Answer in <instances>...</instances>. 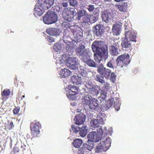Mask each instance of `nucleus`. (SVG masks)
I'll use <instances>...</instances> for the list:
<instances>
[{"instance_id": "25", "label": "nucleus", "mask_w": 154, "mask_h": 154, "mask_svg": "<svg viewBox=\"0 0 154 154\" xmlns=\"http://www.w3.org/2000/svg\"><path fill=\"white\" fill-rule=\"evenodd\" d=\"M62 26L63 27L64 29L63 38L65 39L66 37H69L72 35L71 32L70 31L69 27L66 28L63 25V23L62 24Z\"/></svg>"}, {"instance_id": "14", "label": "nucleus", "mask_w": 154, "mask_h": 154, "mask_svg": "<svg viewBox=\"0 0 154 154\" xmlns=\"http://www.w3.org/2000/svg\"><path fill=\"white\" fill-rule=\"evenodd\" d=\"M137 36L132 30L126 31L125 33V38L133 42H136Z\"/></svg>"}, {"instance_id": "36", "label": "nucleus", "mask_w": 154, "mask_h": 154, "mask_svg": "<svg viewBox=\"0 0 154 154\" xmlns=\"http://www.w3.org/2000/svg\"><path fill=\"white\" fill-rule=\"evenodd\" d=\"M102 10L101 15L103 21L106 22V11L104 8H102Z\"/></svg>"}, {"instance_id": "15", "label": "nucleus", "mask_w": 154, "mask_h": 154, "mask_svg": "<svg viewBox=\"0 0 154 154\" xmlns=\"http://www.w3.org/2000/svg\"><path fill=\"white\" fill-rule=\"evenodd\" d=\"M40 125L39 122L31 123V130L32 133L33 135H36L39 134V127Z\"/></svg>"}, {"instance_id": "19", "label": "nucleus", "mask_w": 154, "mask_h": 154, "mask_svg": "<svg viewBox=\"0 0 154 154\" xmlns=\"http://www.w3.org/2000/svg\"><path fill=\"white\" fill-rule=\"evenodd\" d=\"M122 48L125 49V50H128L131 47V44L129 41L125 38L122 41L121 44Z\"/></svg>"}, {"instance_id": "23", "label": "nucleus", "mask_w": 154, "mask_h": 154, "mask_svg": "<svg viewBox=\"0 0 154 154\" xmlns=\"http://www.w3.org/2000/svg\"><path fill=\"white\" fill-rule=\"evenodd\" d=\"M90 125L92 128H97L100 126V123L97 119H93L90 122Z\"/></svg>"}, {"instance_id": "6", "label": "nucleus", "mask_w": 154, "mask_h": 154, "mask_svg": "<svg viewBox=\"0 0 154 154\" xmlns=\"http://www.w3.org/2000/svg\"><path fill=\"white\" fill-rule=\"evenodd\" d=\"M76 14V11L73 8H66L62 13L63 18L69 22L73 21L74 17Z\"/></svg>"}, {"instance_id": "13", "label": "nucleus", "mask_w": 154, "mask_h": 154, "mask_svg": "<svg viewBox=\"0 0 154 154\" xmlns=\"http://www.w3.org/2000/svg\"><path fill=\"white\" fill-rule=\"evenodd\" d=\"M46 32L47 33L50 35L57 36L60 35L62 31L59 29L51 27L47 29Z\"/></svg>"}, {"instance_id": "62", "label": "nucleus", "mask_w": 154, "mask_h": 154, "mask_svg": "<svg viewBox=\"0 0 154 154\" xmlns=\"http://www.w3.org/2000/svg\"><path fill=\"white\" fill-rule=\"evenodd\" d=\"M106 51H107V47L106 46Z\"/></svg>"}, {"instance_id": "28", "label": "nucleus", "mask_w": 154, "mask_h": 154, "mask_svg": "<svg viewBox=\"0 0 154 154\" xmlns=\"http://www.w3.org/2000/svg\"><path fill=\"white\" fill-rule=\"evenodd\" d=\"M82 143V141L81 139H76L73 142L74 146L75 148L79 147Z\"/></svg>"}, {"instance_id": "60", "label": "nucleus", "mask_w": 154, "mask_h": 154, "mask_svg": "<svg viewBox=\"0 0 154 154\" xmlns=\"http://www.w3.org/2000/svg\"><path fill=\"white\" fill-rule=\"evenodd\" d=\"M25 97V96L24 95H23V96H22L21 97V98L22 99H23V98H24Z\"/></svg>"}, {"instance_id": "49", "label": "nucleus", "mask_w": 154, "mask_h": 154, "mask_svg": "<svg viewBox=\"0 0 154 154\" xmlns=\"http://www.w3.org/2000/svg\"><path fill=\"white\" fill-rule=\"evenodd\" d=\"M106 66L108 67L111 68H112V69H114L113 65L112 64V63L111 61H110V62H108V63H107V64L106 65Z\"/></svg>"}, {"instance_id": "37", "label": "nucleus", "mask_w": 154, "mask_h": 154, "mask_svg": "<svg viewBox=\"0 0 154 154\" xmlns=\"http://www.w3.org/2000/svg\"><path fill=\"white\" fill-rule=\"evenodd\" d=\"M87 8L90 12H92L97 9V8L95 7L94 5H88Z\"/></svg>"}, {"instance_id": "29", "label": "nucleus", "mask_w": 154, "mask_h": 154, "mask_svg": "<svg viewBox=\"0 0 154 154\" xmlns=\"http://www.w3.org/2000/svg\"><path fill=\"white\" fill-rule=\"evenodd\" d=\"M92 99V97L90 95L88 94H85L83 98V102L85 104H88Z\"/></svg>"}, {"instance_id": "38", "label": "nucleus", "mask_w": 154, "mask_h": 154, "mask_svg": "<svg viewBox=\"0 0 154 154\" xmlns=\"http://www.w3.org/2000/svg\"><path fill=\"white\" fill-rule=\"evenodd\" d=\"M111 140L109 137L106 138V150L108 149L111 146Z\"/></svg>"}, {"instance_id": "54", "label": "nucleus", "mask_w": 154, "mask_h": 154, "mask_svg": "<svg viewBox=\"0 0 154 154\" xmlns=\"http://www.w3.org/2000/svg\"><path fill=\"white\" fill-rule=\"evenodd\" d=\"M100 123L101 124L103 125H102L101 126H105V125H103V124H104V120L103 119H101L100 120ZM106 127V126H105ZM106 128V127H105Z\"/></svg>"}, {"instance_id": "33", "label": "nucleus", "mask_w": 154, "mask_h": 154, "mask_svg": "<svg viewBox=\"0 0 154 154\" xmlns=\"http://www.w3.org/2000/svg\"><path fill=\"white\" fill-rule=\"evenodd\" d=\"M89 58L87 60L84 62H86V63L89 66L93 67H96L97 66L96 64L93 60L91 59L88 60Z\"/></svg>"}, {"instance_id": "11", "label": "nucleus", "mask_w": 154, "mask_h": 154, "mask_svg": "<svg viewBox=\"0 0 154 154\" xmlns=\"http://www.w3.org/2000/svg\"><path fill=\"white\" fill-rule=\"evenodd\" d=\"M105 26L102 24H99L94 26L93 28V32L95 35L100 37L105 31Z\"/></svg>"}, {"instance_id": "46", "label": "nucleus", "mask_w": 154, "mask_h": 154, "mask_svg": "<svg viewBox=\"0 0 154 154\" xmlns=\"http://www.w3.org/2000/svg\"><path fill=\"white\" fill-rule=\"evenodd\" d=\"M109 85L106 83V91L110 93V94L114 93L113 91L111 89V88L109 86Z\"/></svg>"}, {"instance_id": "26", "label": "nucleus", "mask_w": 154, "mask_h": 154, "mask_svg": "<svg viewBox=\"0 0 154 154\" xmlns=\"http://www.w3.org/2000/svg\"><path fill=\"white\" fill-rule=\"evenodd\" d=\"M88 131V128L86 125H83L81 127L79 130V134L81 136L84 137L87 134Z\"/></svg>"}, {"instance_id": "39", "label": "nucleus", "mask_w": 154, "mask_h": 154, "mask_svg": "<svg viewBox=\"0 0 154 154\" xmlns=\"http://www.w3.org/2000/svg\"><path fill=\"white\" fill-rule=\"evenodd\" d=\"M87 14V11L85 10H79L77 12V15H81L85 16Z\"/></svg>"}, {"instance_id": "3", "label": "nucleus", "mask_w": 154, "mask_h": 154, "mask_svg": "<svg viewBox=\"0 0 154 154\" xmlns=\"http://www.w3.org/2000/svg\"><path fill=\"white\" fill-rule=\"evenodd\" d=\"M54 2V0H38L34 8V15L36 16H41L45 10L49 8Z\"/></svg>"}, {"instance_id": "31", "label": "nucleus", "mask_w": 154, "mask_h": 154, "mask_svg": "<svg viewBox=\"0 0 154 154\" xmlns=\"http://www.w3.org/2000/svg\"><path fill=\"white\" fill-rule=\"evenodd\" d=\"M89 14H87L84 17L82 20L81 21L82 23H85V24H88L90 23V19H89Z\"/></svg>"}, {"instance_id": "61", "label": "nucleus", "mask_w": 154, "mask_h": 154, "mask_svg": "<svg viewBox=\"0 0 154 154\" xmlns=\"http://www.w3.org/2000/svg\"><path fill=\"white\" fill-rule=\"evenodd\" d=\"M38 97L37 96H36V97H35V99H38Z\"/></svg>"}, {"instance_id": "63", "label": "nucleus", "mask_w": 154, "mask_h": 154, "mask_svg": "<svg viewBox=\"0 0 154 154\" xmlns=\"http://www.w3.org/2000/svg\"><path fill=\"white\" fill-rule=\"evenodd\" d=\"M110 0H106V1H110Z\"/></svg>"}, {"instance_id": "5", "label": "nucleus", "mask_w": 154, "mask_h": 154, "mask_svg": "<svg viewBox=\"0 0 154 154\" xmlns=\"http://www.w3.org/2000/svg\"><path fill=\"white\" fill-rule=\"evenodd\" d=\"M131 60L129 55L127 54L119 56L116 60L117 65L121 68L127 67L130 63Z\"/></svg>"}, {"instance_id": "53", "label": "nucleus", "mask_w": 154, "mask_h": 154, "mask_svg": "<svg viewBox=\"0 0 154 154\" xmlns=\"http://www.w3.org/2000/svg\"><path fill=\"white\" fill-rule=\"evenodd\" d=\"M14 126V125H13V122L11 121V122L9 123V128L10 129H11L12 127Z\"/></svg>"}, {"instance_id": "56", "label": "nucleus", "mask_w": 154, "mask_h": 154, "mask_svg": "<svg viewBox=\"0 0 154 154\" xmlns=\"http://www.w3.org/2000/svg\"><path fill=\"white\" fill-rule=\"evenodd\" d=\"M77 154H84L83 152L81 150H79L77 152Z\"/></svg>"}, {"instance_id": "4", "label": "nucleus", "mask_w": 154, "mask_h": 154, "mask_svg": "<svg viewBox=\"0 0 154 154\" xmlns=\"http://www.w3.org/2000/svg\"><path fill=\"white\" fill-rule=\"evenodd\" d=\"M106 131L105 126H100L97 129V132L92 131L88 135L89 141L91 142H97L101 139V136Z\"/></svg>"}, {"instance_id": "10", "label": "nucleus", "mask_w": 154, "mask_h": 154, "mask_svg": "<svg viewBox=\"0 0 154 154\" xmlns=\"http://www.w3.org/2000/svg\"><path fill=\"white\" fill-rule=\"evenodd\" d=\"M83 70L79 71L80 75H79L77 76L74 75L72 78L71 79L74 84L76 85L81 84L82 82L84 81V79L86 77L85 76V73L84 69L83 68Z\"/></svg>"}, {"instance_id": "30", "label": "nucleus", "mask_w": 154, "mask_h": 154, "mask_svg": "<svg viewBox=\"0 0 154 154\" xmlns=\"http://www.w3.org/2000/svg\"><path fill=\"white\" fill-rule=\"evenodd\" d=\"M115 102L113 98H111L106 101V110L111 108L115 103Z\"/></svg>"}, {"instance_id": "41", "label": "nucleus", "mask_w": 154, "mask_h": 154, "mask_svg": "<svg viewBox=\"0 0 154 154\" xmlns=\"http://www.w3.org/2000/svg\"><path fill=\"white\" fill-rule=\"evenodd\" d=\"M102 143H100L97 145L95 149V152H99L101 151L102 148Z\"/></svg>"}, {"instance_id": "12", "label": "nucleus", "mask_w": 154, "mask_h": 154, "mask_svg": "<svg viewBox=\"0 0 154 154\" xmlns=\"http://www.w3.org/2000/svg\"><path fill=\"white\" fill-rule=\"evenodd\" d=\"M88 78L85 77L83 81V83L88 89V91L90 93H92L95 90V89L93 85L92 82L88 80Z\"/></svg>"}, {"instance_id": "42", "label": "nucleus", "mask_w": 154, "mask_h": 154, "mask_svg": "<svg viewBox=\"0 0 154 154\" xmlns=\"http://www.w3.org/2000/svg\"><path fill=\"white\" fill-rule=\"evenodd\" d=\"M69 2L70 5L72 6H75L77 4L76 0H69Z\"/></svg>"}, {"instance_id": "22", "label": "nucleus", "mask_w": 154, "mask_h": 154, "mask_svg": "<svg viewBox=\"0 0 154 154\" xmlns=\"http://www.w3.org/2000/svg\"><path fill=\"white\" fill-rule=\"evenodd\" d=\"M63 25L66 28L69 27L70 29V31L71 32V35L74 34L76 31V28L77 26H70L68 23H63Z\"/></svg>"}, {"instance_id": "17", "label": "nucleus", "mask_w": 154, "mask_h": 154, "mask_svg": "<svg viewBox=\"0 0 154 154\" xmlns=\"http://www.w3.org/2000/svg\"><path fill=\"white\" fill-rule=\"evenodd\" d=\"M111 70L106 69V75L107 78L112 82L114 83L116 79V75L115 73L111 72Z\"/></svg>"}, {"instance_id": "50", "label": "nucleus", "mask_w": 154, "mask_h": 154, "mask_svg": "<svg viewBox=\"0 0 154 154\" xmlns=\"http://www.w3.org/2000/svg\"><path fill=\"white\" fill-rule=\"evenodd\" d=\"M48 41L50 43H52L54 41V39L51 36H49L48 38Z\"/></svg>"}, {"instance_id": "58", "label": "nucleus", "mask_w": 154, "mask_h": 154, "mask_svg": "<svg viewBox=\"0 0 154 154\" xmlns=\"http://www.w3.org/2000/svg\"><path fill=\"white\" fill-rule=\"evenodd\" d=\"M108 29V30L109 31V30L110 29L109 27H106V29Z\"/></svg>"}, {"instance_id": "16", "label": "nucleus", "mask_w": 154, "mask_h": 154, "mask_svg": "<svg viewBox=\"0 0 154 154\" xmlns=\"http://www.w3.org/2000/svg\"><path fill=\"white\" fill-rule=\"evenodd\" d=\"M85 117L83 113H79L75 116L74 119L75 123L78 125L82 124L85 121Z\"/></svg>"}, {"instance_id": "32", "label": "nucleus", "mask_w": 154, "mask_h": 154, "mask_svg": "<svg viewBox=\"0 0 154 154\" xmlns=\"http://www.w3.org/2000/svg\"><path fill=\"white\" fill-rule=\"evenodd\" d=\"M127 7L128 4L127 2L123 3L119 5V8L120 11H125L127 10Z\"/></svg>"}, {"instance_id": "64", "label": "nucleus", "mask_w": 154, "mask_h": 154, "mask_svg": "<svg viewBox=\"0 0 154 154\" xmlns=\"http://www.w3.org/2000/svg\"><path fill=\"white\" fill-rule=\"evenodd\" d=\"M73 104H74L73 105H75V103H73Z\"/></svg>"}, {"instance_id": "45", "label": "nucleus", "mask_w": 154, "mask_h": 154, "mask_svg": "<svg viewBox=\"0 0 154 154\" xmlns=\"http://www.w3.org/2000/svg\"><path fill=\"white\" fill-rule=\"evenodd\" d=\"M120 103L119 102H116V103L114 105V107L115 109L117 111H119L120 109Z\"/></svg>"}, {"instance_id": "27", "label": "nucleus", "mask_w": 154, "mask_h": 154, "mask_svg": "<svg viewBox=\"0 0 154 154\" xmlns=\"http://www.w3.org/2000/svg\"><path fill=\"white\" fill-rule=\"evenodd\" d=\"M84 147L87 149L91 151L94 147L93 143L91 142L88 140L87 142L83 145Z\"/></svg>"}, {"instance_id": "34", "label": "nucleus", "mask_w": 154, "mask_h": 154, "mask_svg": "<svg viewBox=\"0 0 154 154\" xmlns=\"http://www.w3.org/2000/svg\"><path fill=\"white\" fill-rule=\"evenodd\" d=\"M63 46L59 43H57L53 46L54 50L56 52H59L61 50Z\"/></svg>"}, {"instance_id": "20", "label": "nucleus", "mask_w": 154, "mask_h": 154, "mask_svg": "<svg viewBox=\"0 0 154 154\" xmlns=\"http://www.w3.org/2000/svg\"><path fill=\"white\" fill-rule=\"evenodd\" d=\"M116 45H114L109 47V52L113 56H117L119 53L118 51V48L116 47Z\"/></svg>"}, {"instance_id": "55", "label": "nucleus", "mask_w": 154, "mask_h": 154, "mask_svg": "<svg viewBox=\"0 0 154 154\" xmlns=\"http://www.w3.org/2000/svg\"><path fill=\"white\" fill-rule=\"evenodd\" d=\"M62 6L64 7H66L68 6V4L67 2H63L62 3Z\"/></svg>"}, {"instance_id": "43", "label": "nucleus", "mask_w": 154, "mask_h": 154, "mask_svg": "<svg viewBox=\"0 0 154 154\" xmlns=\"http://www.w3.org/2000/svg\"><path fill=\"white\" fill-rule=\"evenodd\" d=\"M89 19H90V23H94L96 20V18L94 17L93 15L89 14Z\"/></svg>"}, {"instance_id": "18", "label": "nucleus", "mask_w": 154, "mask_h": 154, "mask_svg": "<svg viewBox=\"0 0 154 154\" xmlns=\"http://www.w3.org/2000/svg\"><path fill=\"white\" fill-rule=\"evenodd\" d=\"M88 106L91 110H94L97 108L99 105L97 99L94 98L92 99L89 103Z\"/></svg>"}, {"instance_id": "7", "label": "nucleus", "mask_w": 154, "mask_h": 154, "mask_svg": "<svg viewBox=\"0 0 154 154\" xmlns=\"http://www.w3.org/2000/svg\"><path fill=\"white\" fill-rule=\"evenodd\" d=\"M57 16L53 11L48 12L43 18L44 22L50 24L55 22L57 20Z\"/></svg>"}, {"instance_id": "51", "label": "nucleus", "mask_w": 154, "mask_h": 154, "mask_svg": "<svg viewBox=\"0 0 154 154\" xmlns=\"http://www.w3.org/2000/svg\"><path fill=\"white\" fill-rule=\"evenodd\" d=\"M112 132V127H111L108 129L107 131V134L111 135Z\"/></svg>"}, {"instance_id": "59", "label": "nucleus", "mask_w": 154, "mask_h": 154, "mask_svg": "<svg viewBox=\"0 0 154 154\" xmlns=\"http://www.w3.org/2000/svg\"><path fill=\"white\" fill-rule=\"evenodd\" d=\"M94 14H98L97 12H96L95 13H94Z\"/></svg>"}, {"instance_id": "2", "label": "nucleus", "mask_w": 154, "mask_h": 154, "mask_svg": "<svg viewBox=\"0 0 154 154\" xmlns=\"http://www.w3.org/2000/svg\"><path fill=\"white\" fill-rule=\"evenodd\" d=\"M106 46L105 42L100 41L98 42H94L92 46V48L94 52H96L94 54V60L96 64L100 63L102 60L103 57H105Z\"/></svg>"}, {"instance_id": "44", "label": "nucleus", "mask_w": 154, "mask_h": 154, "mask_svg": "<svg viewBox=\"0 0 154 154\" xmlns=\"http://www.w3.org/2000/svg\"><path fill=\"white\" fill-rule=\"evenodd\" d=\"M10 92L8 90H5L2 93V95L3 96H6L10 94Z\"/></svg>"}, {"instance_id": "21", "label": "nucleus", "mask_w": 154, "mask_h": 154, "mask_svg": "<svg viewBox=\"0 0 154 154\" xmlns=\"http://www.w3.org/2000/svg\"><path fill=\"white\" fill-rule=\"evenodd\" d=\"M71 72L69 70L64 68L62 69L60 72V74L61 75V77L65 78L71 74Z\"/></svg>"}, {"instance_id": "1", "label": "nucleus", "mask_w": 154, "mask_h": 154, "mask_svg": "<svg viewBox=\"0 0 154 154\" xmlns=\"http://www.w3.org/2000/svg\"><path fill=\"white\" fill-rule=\"evenodd\" d=\"M56 63L59 68L66 65L74 70L77 69L80 66L79 61L78 59L73 57H67L64 54L57 58Z\"/></svg>"}, {"instance_id": "57", "label": "nucleus", "mask_w": 154, "mask_h": 154, "mask_svg": "<svg viewBox=\"0 0 154 154\" xmlns=\"http://www.w3.org/2000/svg\"><path fill=\"white\" fill-rule=\"evenodd\" d=\"M101 96L102 97L104 98V99H105V98H106V95H105L104 94H102L101 95Z\"/></svg>"}, {"instance_id": "47", "label": "nucleus", "mask_w": 154, "mask_h": 154, "mask_svg": "<svg viewBox=\"0 0 154 154\" xmlns=\"http://www.w3.org/2000/svg\"><path fill=\"white\" fill-rule=\"evenodd\" d=\"M77 16L76 17V19L80 22H81L85 16L77 15Z\"/></svg>"}, {"instance_id": "24", "label": "nucleus", "mask_w": 154, "mask_h": 154, "mask_svg": "<svg viewBox=\"0 0 154 154\" xmlns=\"http://www.w3.org/2000/svg\"><path fill=\"white\" fill-rule=\"evenodd\" d=\"M112 30L114 34L116 35H118L121 30L120 26L117 24H114L112 26Z\"/></svg>"}, {"instance_id": "9", "label": "nucleus", "mask_w": 154, "mask_h": 154, "mask_svg": "<svg viewBox=\"0 0 154 154\" xmlns=\"http://www.w3.org/2000/svg\"><path fill=\"white\" fill-rule=\"evenodd\" d=\"M66 94L67 97L74 100L75 99V95L78 92V88L75 86H68L65 88Z\"/></svg>"}, {"instance_id": "8", "label": "nucleus", "mask_w": 154, "mask_h": 154, "mask_svg": "<svg viewBox=\"0 0 154 154\" xmlns=\"http://www.w3.org/2000/svg\"><path fill=\"white\" fill-rule=\"evenodd\" d=\"M85 49L84 46L81 45L78 47L76 49L77 55L80 56L81 59L83 61H86L89 58L88 51Z\"/></svg>"}, {"instance_id": "40", "label": "nucleus", "mask_w": 154, "mask_h": 154, "mask_svg": "<svg viewBox=\"0 0 154 154\" xmlns=\"http://www.w3.org/2000/svg\"><path fill=\"white\" fill-rule=\"evenodd\" d=\"M62 7L58 5L56 6L54 8V11H55L54 12L55 13V12H61L62 11Z\"/></svg>"}, {"instance_id": "52", "label": "nucleus", "mask_w": 154, "mask_h": 154, "mask_svg": "<svg viewBox=\"0 0 154 154\" xmlns=\"http://www.w3.org/2000/svg\"><path fill=\"white\" fill-rule=\"evenodd\" d=\"M19 110L20 109L19 108H15L14 109L13 112L14 114H17L18 113Z\"/></svg>"}, {"instance_id": "48", "label": "nucleus", "mask_w": 154, "mask_h": 154, "mask_svg": "<svg viewBox=\"0 0 154 154\" xmlns=\"http://www.w3.org/2000/svg\"><path fill=\"white\" fill-rule=\"evenodd\" d=\"M97 80L98 81L101 83H103L105 82L103 77L102 76L98 77Z\"/></svg>"}, {"instance_id": "35", "label": "nucleus", "mask_w": 154, "mask_h": 154, "mask_svg": "<svg viewBox=\"0 0 154 154\" xmlns=\"http://www.w3.org/2000/svg\"><path fill=\"white\" fill-rule=\"evenodd\" d=\"M76 125H72L71 127V129L70 130V131H72L73 132H74L75 133H77L80 130L81 127L78 126Z\"/></svg>"}]
</instances>
